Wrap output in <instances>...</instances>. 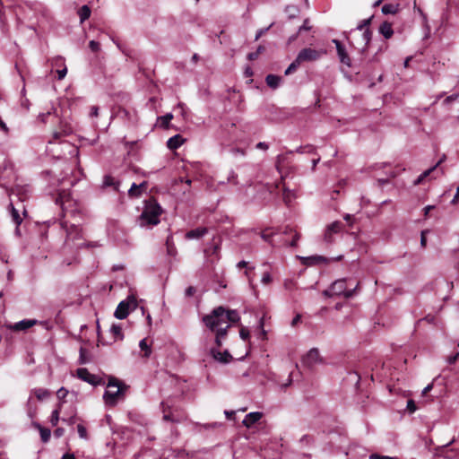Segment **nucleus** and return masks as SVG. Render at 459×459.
<instances>
[{
  "mask_svg": "<svg viewBox=\"0 0 459 459\" xmlns=\"http://www.w3.org/2000/svg\"><path fill=\"white\" fill-rule=\"evenodd\" d=\"M239 320L240 316L236 310H226L221 306L203 317L204 324L209 329H214L218 325H226L229 322L237 323Z\"/></svg>",
  "mask_w": 459,
  "mask_h": 459,
  "instance_id": "1",
  "label": "nucleus"
},
{
  "mask_svg": "<svg viewBox=\"0 0 459 459\" xmlns=\"http://www.w3.org/2000/svg\"><path fill=\"white\" fill-rule=\"evenodd\" d=\"M162 212L160 205L153 198L145 202L144 209L138 218L141 227L154 226L160 223V216Z\"/></svg>",
  "mask_w": 459,
  "mask_h": 459,
  "instance_id": "2",
  "label": "nucleus"
},
{
  "mask_svg": "<svg viewBox=\"0 0 459 459\" xmlns=\"http://www.w3.org/2000/svg\"><path fill=\"white\" fill-rule=\"evenodd\" d=\"M108 388L117 387L116 391L106 390L103 394V400L108 406H115L118 399L124 397L126 392L129 388L127 385L120 381L115 377H109L107 384Z\"/></svg>",
  "mask_w": 459,
  "mask_h": 459,
  "instance_id": "3",
  "label": "nucleus"
},
{
  "mask_svg": "<svg viewBox=\"0 0 459 459\" xmlns=\"http://www.w3.org/2000/svg\"><path fill=\"white\" fill-rule=\"evenodd\" d=\"M137 306L136 299L133 296H129L126 300H122L117 305L114 316L117 319H125L127 317L129 311L134 309Z\"/></svg>",
  "mask_w": 459,
  "mask_h": 459,
  "instance_id": "4",
  "label": "nucleus"
},
{
  "mask_svg": "<svg viewBox=\"0 0 459 459\" xmlns=\"http://www.w3.org/2000/svg\"><path fill=\"white\" fill-rule=\"evenodd\" d=\"M326 51L324 49H315L305 48L301 49L297 56V63L313 62L321 58Z\"/></svg>",
  "mask_w": 459,
  "mask_h": 459,
  "instance_id": "5",
  "label": "nucleus"
},
{
  "mask_svg": "<svg viewBox=\"0 0 459 459\" xmlns=\"http://www.w3.org/2000/svg\"><path fill=\"white\" fill-rule=\"evenodd\" d=\"M331 287L333 289L334 296H342V295L346 299H350L354 295L357 288L359 287V283H357L353 289L347 290L346 279L343 278V279L336 280L334 282L332 283Z\"/></svg>",
  "mask_w": 459,
  "mask_h": 459,
  "instance_id": "6",
  "label": "nucleus"
},
{
  "mask_svg": "<svg viewBox=\"0 0 459 459\" xmlns=\"http://www.w3.org/2000/svg\"><path fill=\"white\" fill-rule=\"evenodd\" d=\"M76 376L81 380H82L84 382H87V383L91 384L93 386H97V385H100L102 384L101 377L90 373L89 370L87 368H78L76 370Z\"/></svg>",
  "mask_w": 459,
  "mask_h": 459,
  "instance_id": "7",
  "label": "nucleus"
},
{
  "mask_svg": "<svg viewBox=\"0 0 459 459\" xmlns=\"http://www.w3.org/2000/svg\"><path fill=\"white\" fill-rule=\"evenodd\" d=\"M62 228L66 232L65 244H68L70 240L74 241L82 238V229L74 224L67 226L66 222L62 223Z\"/></svg>",
  "mask_w": 459,
  "mask_h": 459,
  "instance_id": "8",
  "label": "nucleus"
},
{
  "mask_svg": "<svg viewBox=\"0 0 459 459\" xmlns=\"http://www.w3.org/2000/svg\"><path fill=\"white\" fill-rule=\"evenodd\" d=\"M322 359L319 354V351L316 348H312L302 358V364L307 368H312L316 364L320 363Z\"/></svg>",
  "mask_w": 459,
  "mask_h": 459,
  "instance_id": "9",
  "label": "nucleus"
},
{
  "mask_svg": "<svg viewBox=\"0 0 459 459\" xmlns=\"http://www.w3.org/2000/svg\"><path fill=\"white\" fill-rule=\"evenodd\" d=\"M343 228V224L341 221H333L330 225L327 226L325 234H324V240L327 244H331L333 242V235L336 233H340Z\"/></svg>",
  "mask_w": 459,
  "mask_h": 459,
  "instance_id": "10",
  "label": "nucleus"
},
{
  "mask_svg": "<svg viewBox=\"0 0 459 459\" xmlns=\"http://www.w3.org/2000/svg\"><path fill=\"white\" fill-rule=\"evenodd\" d=\"M332 42L335 45L339 60L342 64L348 67L351 66V60L346 51L345 47L338 39H333Z\"/></svg>",
  "mask_w": 459,
  "mask_h": 459,
  "instance_id": "11",
  "label": "nucleus"
},
{
  "mask_svg": "<svg viewBox=\"0 0 459 459\" xmlns=\"http://www.w3.org/2000/svg\"><path fill=\"white\" fill-rule=\"evenodd\" d=\"M230 327V324L226 325H218L214 329H210L212 332L216 333L215 336V343L218 347H221L222 344V340L226 338L228 329Z\"/></svg>",
  "mask_w": 459,
  "mask_h": 459,
  "instance_id": "12",
  "label": "nucleus"
},
{
  "mask_svg": "<svg viewBox=\"0 0 459 459\" xmlns=\"http://www.w3.org/2000/svg\"><path fill=\"white\" fill-rule=\"evenodd\" d=\"M37 323L38 321L36 319H23L13 325H8V328L14 332L25 331L37 325Z\"/></svg>",
  "mask_w": 459,
  "mask_h": 459,
  "instance_id": "13",
  "label": "nucleus"
},
{
  "mask_svg": "<svg viewBox=\"0 0 459 459\" xmlns=\"http://www.w3.org/2000/svg\"><path fill=\"white\" fill-rule=\"evenodd\" d=\"M263 417V413L260 411L249 412L245 416L242 424L247 428H251L255 423L259 421Z\"/></svg>",
  "mask_w": 459,
  "mask_h": 459,
  "instance_id": "14",
  "label": "nucleus"
},
{
  "mask_svg": "<svg viewBox=\"0 0 459 459\" xmlns=\"http://www.w3.org/2000/svg\"><path fill=\"white\" fill-rule=\"evenodd\" d=\"M208 233V229L206 227H198L196 229L188 230L185 238L186 239H199L203 238L204 235Z\"/></svg>",
  "mask_w": 459,
  "mask_h": 459,
  "instance_id": "15",
  "label": "nucleus"
},
{
  "mask_svg": "<svg viewBox=\"0 0 459 459\" xmlns=\"http://www.w3.org/2000/svg\"><path fill=\"white\" fill-rule=\"evenodd\" d=\"M211 354L216 360H218L221 363H229L232 360V356L230 355V353L228 351H224L223 352H221L220 351H218L216 349H212Z\"/></svg>",
  "mask_w": 459,
  "mask_h": 459,
  "instance_id": "16",
  "label": "nucleus"
},
{
  "mask_svg": "<svg viewBox=\"0 0 459 459\" xmlns=\"http://www.w3.org/2000/svg\"><path fill=\"white\" fill-rule=\"evenodd\" d=\"M33 427L39 431L40 438L43 443H48L50 439L51 431L49 429L42 427L38 422H33Z\"/></svg>",
  "mask_w": 459,
  "mask_h": 459,
  "instance_id": "17",
  "label": "nucleus"
},
{
  "mask_svg": "<svg viewBox=\"0 0 459 459\" xmlns=\"http://www.w3.org/2000/svg\"><path fill=\"white\" fill-rule=\"evenodd\" d=\"M379 33L383 35L385 39H390L394 35L392 23H390L389 22H382L379 27Z\"/></svg>",
  "mask_w": 459,
  "mask_h": 459,
  "instance_id": "18",
  "label": "nucleus"
},
{
  "mask_svg": "<svg viewBox=\"0 0 459 459\" xmlns=\"http://www.w3.org/2000/svg\"><path fill=\"white\" fill-rule=\"evenodd\" d=\"M281 82V77L279 75L271 74L265 77V82H266L267 86H269L272 89H277L280 86Z\"/></svg>",
  "mask_w": 459,
  "mask_h": 459,
  "instance_id": "19",
  "label": "nucleus"
},
{
  "mask_svg": "<svg viewBox=\"0 0 459 459\" xmlns=\"http://www.w3.org/2000/svg\"><path fill=\"white\" fill-rule=\"evenodd\" d=\"M183 142L181 135L176 134L168 140L167 146L170 150H176L182 145Z\"/></svg>",
  "mask_w": 459,
  "mask_h": 459,
  "instance_id": "20",
  "label": "nucleus"
},
{
  "mask_svg": "<svg viewBox=\"0 0 459 459\" xmlns=\"http://www.w3.org/2000/svg\"><path fill=\"white\" fill-rule=\"evenodd\" d=\"M384 14H396L400 11L399 4H385L381 9Z\"/></svg>",
  "mask_w": 459,
  "mask_h": 459,
  "instance_id": "21",
  "label": "nucleus"
},
{
  "mask_svg": "<svg viewBox=\"0 0 459 459\" xmlns=\"http://www.w3.org/2000/svg\"><path fill=\"white\" fill-rule=\"evenodd\" d=\"M294 152L315 154V153H316V148L314 145L307 144V145H305V146H299L295 151L288 152V153H290V154H292Z\"/></svg>",
  "mask_w": 459,
  "mask_h": 459,
  "instance_id": "22",
  "label": "nucleus"
},
{
  "mask_svg": "<svg viewBox=\"0 0 459 459\" xmlns=\"http://www.w3.org/2000/svg\"><path fill=\"white\" fill-rule=\"evenodd\" d=\"M91 8L88 6V5H82L79 11H78V15L80 17V22L82 23L84 22L87 19L90 18L91 16Z\"/></svg>",
  "mask_w": 459,
  "mask_h": 459,
  "instance_id": "23",
  "label": "nucleus"
},
{
  "mask_svg": "<svg viewBox=\"0 0 459 459\" xmlns=\"http://www.w3.org/2000/svg\"><path fill=\"white\" fill-rule=\"evenodd\" d=\"M9 207L12 220L18 227L22 222V218L21 217L19 211L13 206L12 203L9 204Z\"/></svg>",
  "mask_w": 459,
  "mask_h": 459,
  "instance_id": "24",
  "label": "nucleus"
},
{
  "mask_svg": "<svg viewBox=\"0 0 459 459\" xmlns=\"http://www.w3.org/2000/svg\"><path fill=\"white\" fill-rule=\"evenodd\" d=\"M167 252L169 255H175L177 253L176 247L173 242L172 235L168 236L166 239Z\"/></svg>",
  "mask_w": 459,
  "mask_h": 459,
  "instance_id": "25",
  "label": "nucleus"
},
{
  "mask_svg": "<svg viewBox=\"0 0 459 459\" xmlns=\"http://www.w3.org/2000/svg\"><path fill=\"white\" fill-rule=\"evenodd\" d=\"M276 234V231L273 230L272 229H266L265 230L262 231L261 232V238L268 242L269 244H271L272 246H273V241H272V238Z\"/></svg>",
  "mask_w": 459,
  "mask_h": 459,
  "instance_id": "26",
  "label": "nucleus"
},
{
  "mask_svg": "<svg viewBox=\"0 0 459 459\" xmlns=\"http://www.w3.org/2000/svg\"><path fill=\"white\" fill-rule=\"evenodd\" d=\"M139 347L142 351H144L143 357L149 358L152 353V348L150 345H148L147 340L145 338L140 341Z\"/></svg>",
  "mask_w": 459,
  "mask_h": 459,
  "instance_id": "27",
  "label": "nucleus"
},
{
  "mask_svg": "<svg viewBox=\"0 0 459 459\" xmlns=\"http://www.w3.org/2000/svg\"><path fill=\"white\" fill-rule=\"evenodd\" d=\"M34 394L39 400H43L50 395L49 391L44 388L35 389Z\"/></svg>",
  "mask_w": 459,
  "mask_h": 459,
  "instance_id": "28",
  "label": "nucleus"
},
{
  "mask_svg": "<svg viewBox=\"0 0 459 459\" xmlns=\"http://www.w3.org/2000/svg\"><path fill=\"white\" fill-rule=\"evenodd\" d=\"M103 185L105 186H114L115 189H117L118 183L115 181V178L109 175L104 177Z\"/></svg>",
  "mask_w": 459,
  "mask_h": 459,
  "instance_id": "29",
  "label": "nucleus"
},
{
  "mask_svg": "<svg viewBox=\"0 0 459 459\" xmlns=\"http://www.w3.org/2000/svg\"><path fill=\"white\" fill-rule=\"evenodd\" d=\"M110 332L118 339H123L122 328L119 325H112Z\"/></svg>",
  "mask_w": 459,
  "mask_h": 459,
  "instance_id": "30",
  "label": "nucleus"
},
{
  "mask_svg": "<svg viewBox=\"0 0 459 459\" xmlns=\"http://www.w3.org/2000/svg\"><path fill=\"white\" fill-rule=\"evenodd\" d=\"M265 50L264 46H259L255 52H251L247 55V58L250 61L255 60L261 53H263Z\"/></svg>",
  "mask_w": 459,
  "mask_h": 459,
  "instance_id": "31",
  "label": "nucleus"
},
{
  "mask_svg": "<svg viewBox=\"0 0 459 459\" xmlns=\"http://www.w3.org/2000/svg\"><path fill=\"white\" fill-rule=\"evenodd\" d=\"M314 443V437L310 435H304L299 439V444L301 446H310Z\"/></svg>",
  "mask_w": 459,
  "mask_h": 459,
  "instance_id": "32",
  "label": "nucleus"
},
{
  "mask_svg": "<svg viewBox=\"0 0 459 459\" xmlns=\"http://www.w3.org/2000/svg\"><path fill=\"white\" fill-rule=\"evenodd\" d=\"M128 195L132 197H138L141 195L139 187L136 183L132 184L131 187L128 190Z\"/></svg>",
  "mask_w": 459,
  "mask_h": 459,
  "instance_id": "33",
  "label": "nucleus"
},
{
  "mask_svg": "<svg viewBox=\"0 0 459 459\" xmlns=\"http://www.w3.org/2000/svg\"><path fill=\"white\" fill-rule=\"evenodd\" d=\"M59 421V408L52 411L50 417V423L52 426H56Z\"/></svg>",
  "mask_w": 459,
  "mask_h": 459,
  "instance_id": "34",
  "label": "nucleus"
},
{
  "mask_svg": "<svg viewBox=\"0 0 459 459\" xmlns=\"http://www.w3.org/2000/svg\"><path fill=\"white\" fill-rule=\"evenodd\" d=\"M301 63H297V58L285 70V75H289L295 72Z\"/></svg>",
  "mask_w": 459,
  "mask_h": 459,
  "instance_id": "35",
  "label": "nucleus"
},
{
  "mask_svg": "<svg viewBox=\"0 0 459 459\" xmlns=\"http://www.w3.org/2000/svg\"><path fill=\"white\" fill-rule=\"evenodd\" d=\"M77 431H78V435H79V437L81 438L88 439L87 429H86V428L83 425L78 424L77 425Z\"/></svg>",
  "mask_w": 459,
  "mask_h": 459,
  "instance_id": "36",
  "label": "nucleus"
},
{
  "mask_svg": "<svg viewBox=\"0 0 459 459\" xmlns=\"http://www.w3.org/2000/svg\"><path fill=\"white\" fill-rule=\"evenodd\" d=\"M372 18H373V16H371V17H369V18H368V19H364V20H362V21L358 24V26H357V28H356V29H357V30H362L364 28H366V27L369 26V24H370V22H371V21H372Z\"/></svg>",
  "mask_w": 459,
  "mask_h": 459,
  "instance_id": "37",
  "label": "nucleus"
},
{
  "mask_svg": "<svg viewBox=\"0 0 459 459\" xmlns=\"http://www.w3.org/2000/svg\"><path fill=\"white\" fill-rule=\"evenodd\" d=\"M311 30V26L309 25V19H305L303 24L299 28L298 33H301L302 31H307Z\"/></svg>",
  "mask_w": 459,
  "mask_h": 459,
  "instance_id": "38",
  "label": "nucleus"
},
{
  "mask_svg": "<svg viewBox=\"0 0 459 459\" xmlns=\"http://www.w3.org/2000/svg\"><path fill=\"white\" fill-rule=\"evenodd\" d=\"M173 118V115L171 113H168L165 116L161 117V125L164 127L168 126V124L170 122V120Z\"/></svg>",
  "mask_w": 459,
  "mask_h": 459,
  "instance_id": "39",
  "label": "nucleus"
},
{
  "mask_svg": "<svg viewBox=\"0 0 459 459\" xmlns=\"http://www.w3.org/2000/svg\"><path fill=\"white\" fill-rule=\"evenodd\" d=\"M287 160L286 155L281 154L276 158V168L280 171V167Z\"/></svg>",
  "mask_w": 459,
  "mask_h": 459,
  "instance_id": "40",
  "label": "nucleus"
},
{
  "mask_svg": "<svg viewBox=\"0 0 459 459\" xmlns=\"http://www.w3.org/2000/svg\"><path fill=\"white\" fill-rule=\"evenodd\" d=\"M239 336L242 340L246 341L249 338V331L246 327H241L239 330Z\"/></svg>",
  "mask_w": 459,
  "mask_h": 459,
  "instance_id": "41",
  "label": "nucleus"
},
{
  "mask_svg": "<svg viewBox=\"0 0 459 459\" xmlns=\"http://www.w3.org/2000/svg\"><path fill=\"white\" fill-rule=\"evenodd\" d=\"M89 48L92 52H98L100 49V45L98 41L91 40L89 43Z\"/></svg>",
  "mask_w": 459,
  "mask_h": 459,
  "instance_id": "42",
  "label": "nucleus"
},
{
  "mask_svg": "<svg viewBox=\"0 0 459 459\" xmlns=\"http://www.w3.org/2000/svg\"><path fill=\"white\" fill-rule=\"evenodd\" d=\"M85 352H86L85 349L81 347V349H80V358H79V363L80 364H86L88 362V359H87V358L85 356Z\"/></svg>",
  "mask_w": 459,
  "mask_h": 459,
  "instance_id": "43",
  "label": "nucleus"
},
{
  "mask_svg": "<svg viewBox=\"0 0 459 459\" xmlns=\"http://www.w3.org/2000/svg\"><path fill=\"white\" fill-rule=\"evenodd\" d=\"M100 247V244H99V242L95 241V242H84L82 244H80L78 245V247L82 248V247Z\"/></svg>",
  "mask_w": 459,
  "mask_h": 459,
  "instance_id": "44",
  "label": "nucleus"
},
{
  "mask_svg": "<svg viewBox=\"0 0 459 459\" xmlns=\"http://www.w3.org/2000/svg\"><path fill=\"white\" fill-rule=\"evenodd\" d=\"M455 100H458L459 101V93L457 94H452L450 96H447L445 100H444V103L445 104H450L451 102L453 101H455Z\"/></svg>",
  "mask_w": 459,
  "mask_h": 459,
  "instance_id": "45",
  "label": "nucleus"
},
{
  "mask_svg": "<svg viewBox=\"0 0 459 459\" xmlns=\"http://www.w3.org/2000/svg\"><path fill=\"white\" fill-rule=\"evenodd\" d=\"M271 27H272V24L267 28L258 30L256 31L255 40H258Z\"/></svg>",
  "mask_w": 459,
  "mask_h": 459,
  "instance_id": "46",
  "label": "nucleus"
},
{
  "mask_svg": "<svg viewBox=\"0 0 459 459\" xmlns=\"http://www.w3.org/2000/svg\"><path fill=\"white\" fill-rule=\"evenodd\" d=\"M261 281L264 283V284H268L272 281V276L270 274V273L266 272L263 274L262 276V280Z\"/></svg>",
  "mask_w": 459,
  "mask_h": 459,
  "instance_id": "47",
  "label": "nucleus"
},
{
  "mask_svg": "<svg viewBox=\"0 0 459 459\" xmlns=\"http://www.w3.org/2000/svg\"><path fill=\"white\" fill-rule=\"evenodd\" d=\"M300 236L299 233H295L291 241L288 244L290 247H297L298 241L299 239Z\"/></svg>",
  "mask_w": 459,
  "mask_h": 459,
  "instance_id": "48",
  "label": "nucleus"
},
{
  "mask_svg": "<svg viewBox=\"0 0 459 459\" xmlns=\"http://www.w3.org/2000/svg\"><path fill=\"white\" fill-rule=\"evenodd\" d=\"M371 35H372V32L370 31L369 29L367 28L363 32V39L367 44L370 41Z\"/></svg>",
  "mask_w": 459,
  "mask_h": 459,
  "instance_id": "49",
  "label": "nucleus"
},
{
  "mask_svg": "<svg viewBox=\"0 0 459 459\" xmlns=\"http://www.w3.org/2000/svg\"><path fill=\"white\" fill-rule=\"evenodd\" d=\"M68 394V391L65 387H61L57 392L56 394L58 398L64 399Z\"/></svg>",
  "mask_w": 459,
  "mask_h": 459,
  "instance_id": "50",
  "label": "nucleus"
},
{
  "mask_svg": "<svg viewBox=\"0 0 459 459\" xmlns=\"http://www.w3.org/2000/svg\"><path fill=\"white\" fill-rule=\"evenodd\" d=\"M196 290L193 286H189L185 290L186 297H192L195 293Z\"/></svg>",
  "mask_w": 459,
  "mask_h": 459,
  "instance_id": "51",
  "label": "nucleus"
},
{
  "mask_svg": "<svg viewBox=\"0 0 459 459\" xmlns=\"http://www.w3.org/2000/svg\"><path fill=\"white\" fill-rule=\"evenodd\" d=\"M407 409L411 412H414L416 411V405L413 400H408L407 402Z\"/></svg>",
  "mask_w": 459,
  "mask_h": 459,
  "instance_id": "52",
  "label": "nucleus"
},
{
  "mask_svg": "<svg viewBox=\"0 0 459 459\" xmlns=\"http://www.w3.org/2000/svg\"><path fill=\"white\" fill-rule=\"evenodd\" d=\"M66 73H67L66 67H65L61 70H57V79L63 80L65 78V76L66 75Z\"/></svg>",
  "mask_w": 459,
  "mask_h": 459,
  "instance_id": "53",
  "label": "nucleus"
},
{
  "mask_svg": "<svg viewBox=\"0 0 459 459\" xmlns=\"http://www.w3.org/2000/svg\"><path fill=\"white\" fill-rule=\"evenodd\" d=\"M255 148L256 149H260V150H264V151H267L268 148H269V145L264 143V142H259L256 145H255Z\"/></svg>",
  "mask_w": 459,
  "mask_h": 459,
  "instance_id": "54",
  "label": "nucleus"
},
{
  "mask_svg": "<svg viewBox=\"0 0 459 459\" xmlns=\"http://www.w3.org/2000/svg\"><path fill=\"white\" fill-rule=\"evenodd\" d=\"M98 115H99V108L97 106H91L90 117H98Z\"/></svg>",
  "mask_w": 459,
  "mask_h": 459,
  "instance_id": "55",
  "label": "nucleus"
},
{
  "mask_svg": "<svg viewBox=\"0 0 459 459\" xmlns=\"http://www.w3.org/2000/svg\"><path fill=\"white\" fill-rule=\"evenodd\" d=\"M305 259L306 260H313V261H316V262L325 261V258L321 256V255H315V256L306 257Z\"/></svg>",
  "mask_w": 459,
  "mask_h": 459,
  "instance_id": "56",
  "label": "nucleus"
},
{
  "mask_svg": "<svg viewBox=\"0 0 459 459\" xmlns=\"http://www.w3.org/2000/svg\"><path fill=\"white\" fill-rule=\"evenodd\" d=\"M65 433V429H62V428H57L55 431H54V435L56 437H61Z\"/></svg>",
  "mask_w": 459,
  "mask_h": 459,
  "instance_id": "57",
  "label": "nucleus"
},
{
  "mask_svg": "<svg viewBox=\"0 0 459 459\" xmlns=\"http://www.w3.org/2000/svg\"><path fill=\"white\" fill-rule=\"evenodd\" d=\"M436 169V166L431 167L430 169L425 170L423 173H421V178H427L430 175L431 172H433Z\"/></svg>",
  "mask_w": 459,
  "mask_h": 459,
  "instance_id": "58",
  "label": "nucleus"
},
{
  "mask_svg": "<svg viewBox=\"0 0 459 459\" xmlns=\"http://www.w3.org/2000/svg\"><path fill=\"white\" fill-rule=\"evenodd\" d=\"M323 295L328 298L334 296L332 287L323 291Z\"/></svg>",
  "mask_w": 459,
  "mask_h": 459,
  "instance_id": "59",
  "label": "nucleus"
},
{
  "mask_svg": "<svg viewBox=\"0 0 459 459\" xmlns=\"http://www.w3.org/2000/svg\"><path fill=\"white\" fill-rule=\"evenodd\" d=\"M458 199H459V186L456 188L455 195L454 198L452 199L451 204H457Z\"/></svg>",
  "mask_w": 459,
  "mask_h": 459,
  "instance_id": "60",
  "label": "nucleus"
},
{
  "mask_svg": "<svg viewBox=\"0 0 459 459\" xmlns=\"http://www.w3.org/2000/svg\"><path fill=\"white\" fill-rule=\"evenodd\" d=\"M427 245V238L425 237V231H422L421 232V237H420V246L422 247H425Z\"/></svg>",
  "mask_w": 459,
  "mask_h": 459,
  "instance_id": "61",
  "label": "nucleus"
},
{
  "mask_svg": "<svg viewBox=\"0 0 459 459\" xmlns=\"http://www.w3.org/2000/svg\"><path fill=\"white\" fill-rule=\"evenodd\" d=\"M458 357H459V353H456V354H455V355H454V356H450V357H448V359H447V362H448L449 364H454V363L456 361V359H457V358H458Z\"/></svg>",
  "mask_w": 459,
  "mask_h": 459,
  "instance_id": "62",
  "label": "nucleus"
},
{
  "mask_svg": "<svg viewBox=\"0 0 459 459\" xmlns=\"http://www.w3.org/2000/svg\"><path fill=\"white\" fill-rule=\"evenodd\" d=\"M237 175L231 171L230 176L229 177V181L232 182L233 184H238L237 180Z\"/></svg>",
  "mask_w": 459,
  "mask_h": 459,
  "instance_id": "63",
  "label": "nucleus"
},
{
  "mask_svg": "<svg viewBox=\"0 0 459 459\" xmlns=\"http://www.w3.org/2000/svg\"><path fill=\"white\" fill-rule=\"evenodd\" d=\"M61 459H75V456L74 454L66 453L62 456Z\"/></svg>",
  "mask_w": 459,
  "mask_h": 459,
  "instance_id": "64",
  "label": "nucleus"
}]
</instances>
